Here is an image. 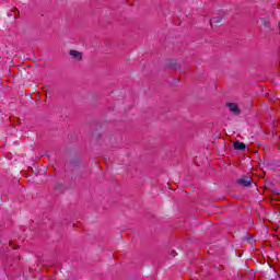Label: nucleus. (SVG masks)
I'll return each mask as SVG.
<instances>
[{
  "mask_svg": "<svg viewBox=\"0 0 280 280\" xmlns=\"http://www.w3.org/2000/svg\"><path fill=\"white\" fill-rule=\"evenodd\" d=\"M224 23V18L222 16H215L210 20V25H220Z\"/></svg>",
  "mask_w": 280,
  "mask_h": 280,
  "instance_id": "nucleus-1",
  "label": "nucleus"
},
{
  "mask_svg": "<svg viewBox=\"0 0 280 280\" xmlns=\"http://www.w3.org/2000/svg\"><path fill=\"white\" fill-rule=\"evenodd\" d=\"M228 108H230L231 113H235V115L240 114V107L235 103H228Z\"/></svg>",
  "mask_w": 280,
  "mask_h": 280,
  "instance_id": "nucleus-2",
  "label": "nucleus"
},
{
  "mask_svg": "<svg viewBox=\"0 0 280 280\" xmlns=\"http://www.w3.org/2000/svg\"><path fill=\"white\" fill-rule=\"evenodd\" d=\"M70 56H72V58L75 60H82V52L78 50H70Z\"/></svg>",
  "mask_w": 280,
  "mask_h": 280,
  "instance_id": "nucleus-3",
  "label": "nucleus"
},
{
  "mask_svg": "<svg viewBox=\"0 0 280 280\" xmlns=\"http://www.w3.org/2000/svg\"><path fill=\"white\" fill-rule=\"evenodd\" d=\"M241 185H244V187H250L252 179L250 177L242 178L238 180Z\"/></svg>",
  "mask_w": 280,
  "mask_h": 280,
  "instance_id": "nucleus-4",
  "label": "nucleus"
},
{
  "mask_svg": "<svg viewBox=\"0 0 280 280\" xmlns=\"http://www.w3.org/2000/svg\"><path fill=\"white\" fill-rule=\"evenodd\" d=\"M234 148H235V150H245L246 144H244L243 142H235Z\"/></svg>",
  "mask_w": 280,
  "mask_h": 280,
  "instance_id": "nucleus-5",
  "label": "nucleus"
},
{
  "mask_svg": "<svg viewBox=\"0 0 280 280\" xmlns=\"http://www.w3.org/2000/svg\"><path fill=\"white\" fill-rule=\"evenodd\" d=\"M261 24L265 25V27H270V23H268V19H261Z\"/></svg>",
  "mask_w": 280,
  "mask_h": 280,
  "instance_id": "nucleus-6",
  "label": "nucleus"
}]
</instances>
